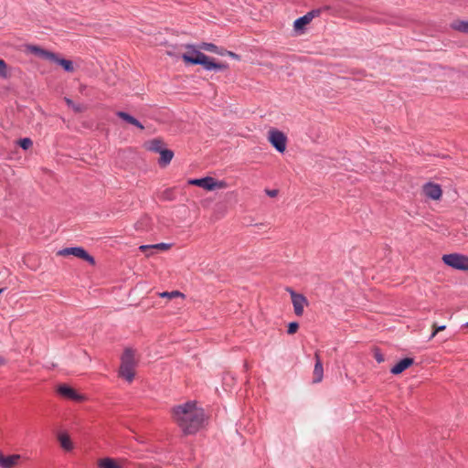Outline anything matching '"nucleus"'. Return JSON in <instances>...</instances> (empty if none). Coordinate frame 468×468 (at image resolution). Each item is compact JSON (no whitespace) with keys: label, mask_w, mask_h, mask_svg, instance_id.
Returning a JSON list of instances; mask_svg holds the SVG:
<instances>
[{"label":"nucleus","mask_w":468,"mask_h":468,"mask_svg":"<svg viewBox=\"0 0 468 468\" xmlns=\"http://www.w3.org/2000/svg\"><path fill=\"white\" fill-rule=\"evenodd\" d=\"M173 420L178 425L185 435L197 433L204 424L205 412L197 407L194 400L176 405L171 409Z\"/></svg>","instance_id":"obj_1"},{"label":"nucleus","mask_w":468,"mask_h":468,"mask_svg":"<svg viewBox=\"0 0 468 468\" xmlns=\"http://www.w3.org/2000/svg\"><path fill=\"white\" fill-rule=\"evenodd\" d=\"M187 48L192 49L191 54L184 53L183 61L187 65H201L207 70L224 71L229 69L227 63L217 62L201 51L195 48L193 45H186Z\"/></svg>","instance_id":"obj_2"},{"label":"nucleus","mask_w":468,"mask_h":468,"mask_svg":"<svg viewBox=\"0 0 468 468\" xmlns=\"http://www.w3.org/2000/svg\"><path fill=\"white\" fill-rule=\"evenodd\" d=\"M121 359L122 363L119 369V376L131 383L135 376L133 350L132 348H125Z\"/></svg>","instance_id":"obj_3"},{"label":"nucleus","mask_w":468,"mask_h":468,"mask_svg":"<svg viewBox=\"0 0 468 468\" xmlns=\"http://www.w3.org/2000/svg\"><path fill=\"white\" fill-rule=\"evenodd\" d=\"M442 261L455 270L468 271V257L459 253L445 254Z\"/></svg>","instance_id":"obj_4"},{"label":"nucleus","mask_w":468,"mask_h":468,"mask_svg":"<svg viewBox=\"0 0 468 468\" xmlns=\"http://www.w3.org/2000/svg\"><path fill=\"white\" fill-rule=\"evenodd\" d=\"M59 256H75L79 259H81L87 262H89L90 265L94 266L96 261L93 256L88 253V251L83 249L82 247H69L64 248L58 251L57 253Z\"/></svg>","instance_id":"obj_5"},{"label":"nucleus","mask_w":468,"mask_h":468,"mask_svg":"<svg viewBox=\"0 0 468 468\" xmlns=\"http://www.w3.org/2000/svg\"><path fill=\"white\" fill-rule=\"evenodd\" d=\"M188 184L202 187L208 191L214 190L216 188H224L227 186L225 181H218L211 176L189 179Z\"/></svg>","instance_id":"obj_6"},{"label":"nucleus","mask_w":468,"mask_h":468,"mask_svg":"<svg viewBox=\"0 0 468 468\" xmlns=\"http://www.w3.org/2000/svg\"><path fill=\"white\" fill-rule=\"evenodd\" d=\"M286 291L291 295L294 314L297 316H302L303 314L304 306L309 304L307 298L303 294L296 292L290 287H287Z\"/></svg>","instance_id":"obj_7"},{"label":"nucleus","mask_w":468,"mask_h":468,"mask_svg":"<svg viewBox=\"0 0 468 468\" xmlns=\"http://www.w3.org/2000/svg\"><path fill=\"white\" fill-rule=\"evenodd\" d=\"M269 141L279 153H283L285 151L287 138L282 132L275 129L271 130L269 132Z\"/></svg>","instance_id":"obj_8"},{"label":"nucleus","mask_w":468,"mask_h":468,"mask_svg":"<svg viewBox=\"0 0 468 468\" xmlns=\"http://www.w3.org/2000/svg\"><path fill=\"white\" fill-rule=\"evenodd\" d=\"M58 393L68 399H71L74 401H81L84 399V397L79 394L74 388L68 385H59L57 388Z\"/></svg>","instance_id":"obj_9"},{"label":"nucleus","mask_w":468,"mask_h":468,"mask_svg":"<svg viewBox=\"0 0 468 468\" xmlns=\"http://www.w3.org/2000/svg\"><path fill=\"white\" fill-rule=\"evenodd\" d=\"M422 191L427 197L432 200L440 199L442 194L441 186L431 182L426 183L422 187Z\"/></svg>","instance_id":"obj_10"},{"label":"nucleus","mask_w":468,"mask_h":468,"mask_svg":"<svg viewBox=\"0 0 468 468\" xmlns=\"http://www.w3.org/2000/svg\"><path fill=\"white\" fill-rule=\"evenodd\" d=\"M27 50L31 53V54H34L35 56L42 58V59H45V60H51V58H56V53L55 52H52V51H49L48 49H45V48H42L41 47L39 46H36V45H28L27 46Z\"/></svg>","instance_id":"obj_11"},{"label":"nucleus","mask_w":468,"mask_h":468,"mask_svg":"<svg viewBox=\"0 0 468 468\" xmlns=\"http://www.w3.org/2000/svg\"><path fill=\"white\" fill-rule=\"evenodd\" d=\"M314 359H315V364H314V372H313V374H314L313 383H319L323 380V378H324L323 363L320 358L319 352L314 353Z\"/></svg>","instance_id":"obj_12"},{"label":"nucleus","mask_w":468,"mask_h":468,"mask_svg":"<svg viewBox=\"0 0 468 468\" xmlns=\"http://www.w3.org/2000/svg\"><path fill=\"white\" fill-rule=\"evenodd\" d=\"M414 364V359L411 357H404L400 359L394 367H391L390 372L393 375H399L407 368Z\"/></svg>","instance_id":"obj_13"},{"label":"nucleus","mask_w":468,"mask_h":468,"mask_svg":"<svg viewBox=\"0 0 468 468\" xmlns=\"http://www.w3.org/2000/svg\"><path fill=\"white\" fill-rule=\"evenodd\" d=\"M21 459V455L19 454H12L5 456L3 453H0V467L1 468H13L15 467Z\"/></svg>","instance_id":"obj_14"},{"label":"nucleus","mask_w":468,"mask_h":468,"mask_svg":"<svg viewBox=\"0 0 468 468\" xmlns=\"http://www.w3.org/2000/svg\"><path fill=\"white\" fill-rule=\"evenodd\" d=\"M116 116L121 118L122 120H123L127 123L132 124V125L139 128L140 130H144V126L136 118H134L133 116H132L131 114H129L126 112L118 111V112H116Z\"/></svg>","instance_id":"obj_15"},{"label":"nucleus","mask_w":468,"mask_h":468,"mask_svg":"<svg viewBox=\"0 0 468 468\" xmlns=\"http://www.w3.org/2000/svg\"><path fill=\"white\" fill-rule=\"evenodd\" d=\"M165 143L161 138H154L144 143L147 151L160 153L164 149Z\"/></svg>","instance_id":"obj_16"},{"label":"nucleus","mask_w":468,"mask_h":468,"mask_svg":"<svg viewBox=\"0 0 468 468\" xmlns=\"http://www.w3.org/2000/svg\"><path fill=\"white\" fill-rule=\"evenodd\" d=\"M52 62L59 65L60 67H62V69L66 71V72H73L75 70L74 69V66H73V62L69 59H66V58H59V56L56 53V58H51Z\"/></svg>","instance_id":"obj_17"},{"label":"nucleus","mask_w":468,"mask_h":468,"mask_svg":"<svg viewBox=\"0 0 468 468\" xmlns=\"http://www.w3.org/2000/svg\"><path fill=\"white\" fill-rule=\"evenodd\" d=\"M159 154L160 158L158 160V165L161 167L167 166L174 157V152L170 149L164 148Z\"/></svg>","instance_id":"obj_18"},{"label":"nucleus","mask_w":468,"mask_h":468,"mask_svg":"<svg viewBox=\"0 0 468 468\" xmlns=\"http://www.w3.org/2000/svg\"><path fill=\"white\" fill-rule=\"evenodd\" d=\"M311 18L308 16L307 14L304 16L297 18L293 23L294 30L297 32H303L305 29V27L311 22Z\"/></svg>","instance_id":"obj_19"},{"label":"nucleus","mask_w":468,"mask_h":468,"mask_svg":"<svg viewBox=\"0 0 468 468\" xmlns=\"http://www.w3.org/2000/svg\"><path fill=\"white\" fill-rule=\"evenodd\" d=\"M198 48L200 49H203V50H206V51H209V52H213V53H216V54H218V55H225V49L222 48H218V46H216L215 44L213 43H207V42H202Z\"/></svg>","instance_id":"obj_20"},{"label":"nucleus","mask_w":468,"mask_h":468,"mask_svg":"<svg viewBox=\"0 0 468 468\" xmlns=\"http://www.w3.org/2000/svg\"><path fill=\"white\" fill-rule=\"evenodd\" d=\"M58 439L60 442L61 447L66 451H71L73 449L72 441L69 438V436L65 433L61 432L58 434Z\"/></svg>","instance_id":"obj_21"},{"label":"nucleus","mask_w":468,"mask_h":468,"mask_svg":"<svg viewBox=\"0 0 468 468\" xmlns=\"http://www.w3.org/2000/svg\"><path fill=\"white\" fill-rule=\"evenodd\" d=\"M172 247L171 243H157V244H152V245H141L139 247L140 251H144L145 250H169Z\"/></svg>","instance_id":"obj_22"},{"label":"nucleus","mask_w":468,"mask_h":468,"mask_svg":"<svg viewBox=\"0 0 468 468\" xmlns=\"http://www.w3.org/2000/svg\"><path fill=\"white\" fill-rule=\"evenodd\" d=\"M99 468H121L117 462L112 458H103L98 462Z\"/></svg>","instance_id":"obj_23"},{"label":"nucleus","mask_w":468,"mask_h":468,"mask_svg":"<svg viewBox=\"0 0 468 468\" xmlns=\"http://www.w3.org/2000/svg\"><path fill=\"white\" fill-rule=\"evenodd\" d=\"M64 101L66 104L70 107L76 113L83 112L86 107L80 103H75L71 99L65 97Z\"/></svg>","instance_id":"obj_24"},{"label":"nucleus","mask_w":468,"mask_h":468,"mask_svg":"<svg viewBox=\"0 0 468 468\" xmlns=\"http://www.w3.org/2000/svg\"><path fill=\"white\" fill-rule=\"evenodd\" d=\"M452 27L459 32L468 34V21H455L452 23Z\"/></svg>","instance_id":"obj_25"},{"label":"nucleus","mask_w":468,"mask_h":468,"mask_svg":"<svg viewBox=\"0 0 468 468\" xmlns=\"http://www.w3.org/2000/svg\"><path fill=\"white\" fill-rule=\"evenodd\" d=\"M10 74L8 72V67L6 62L0 58V78L1 79H8Z\"/></svg>","instance_id":"obj_26"},{"label":"nucleus","mask_w":468,"mask_h":468,"mask_svg":"<svg viewBox=\"0 0 468 468\" xmlns=\"http://www.w3.org/2000/svg\"><path fill=\"white\" fill-rule=\"evenodd\" d=\"M17 144L23 149V150H28L33 145V142L30 138L25 137L21 138L17 141Z\"/></svg>","instance_id":"obj_27"},{"label":"nucleus","mask_w":468,"mask_h":468,"mask_svg":"<svg viewBox=\"0 0 468 468\" xmlns=\"http://www.w3.org/2000/svg\"><path fill=\"white\" fill-rule=\"evenodd\" d=\"M160 296L163 297V298L165 297V298H169V299H172V298H175V297L185 298V294L182 293L179 291L164 292L160 293Z\"/></svg>","instance_id":"obj_28"},{"label":"nucleus","mask_w":468,"mask_h":468,"mask_svg":"<svg viewBox=\"0 0 468 468\" xmlns=\"http://www.w3.org/2000/svg\"><path fill=\"white\" fill-rule=\"evenodd\" d=\"M299 329V324L297 322H291L288 324L287 333L289 335L295 334Z\"/></svg>","instance_id":"obj_29"},{"label":"nucleus","mask_w":468,"mask_h":468,"mask_svg":"<svg viewBox=\"0 0 468 468\" xmlns=\"http://www.w3.org/2000/svg\"><path fill=\"white\" fill-rule=\"evenodd\" d=\"M446 325H437L436 324H432V333L430 336V339H432L439 332L445 330Z\"/></svg>","instance_id":"obj_30"},{"label":"nucleus","mask_w":468,"mask_h":468,"mask_svg":"<svg viewBox=\"0 0 468 468\" xmlns=\"http://www.w3.org/2000/svg\"><path fill=\"white\" fill-rule=\"evenodd\" d=\"M373 353H374V358L378 361V363H382L385 360L384 356L381 353L379 348H378V347L374 348Z\"/></svg>","instance_id":"obj_31"},{"label":"nucleus","mask_w":468,"mask_h":468,"mask_svg":"<svg viewBox=\"0 0 468 468\" xmlns=\"http://www.w3.org/2000/svg\"><path fill=\"white\" fill-rule=\"evenodd\" d=\"M322 10H323L322 8H316V9H313V10L307 12L306 14L311 18V20H313L314 17H317L321 15Z\"/></svg>","instance_id":"obj_32"},{"label":"nucleus","mask_w":468,"mask_h":468,"mask_svg":"<svg viewBox=\"0 0 468 468\" xmlns=\"http://www.w3.org/2000/svg\"><path fill=\"white\" fill-rule=\"evenodd\" d=\"M265 192L269 197H274L278 195L279 191L277 189H266Z\"/></svg>","instance_id":"obj_33"},{"label":"nucleus","mask_w":468,"mask_h":468,"mask_svg":"<svg viewBox=\"0 0 468 468\" xmlns=\"http://www.w3.org/2000/svg\"><path fill=\"white\" fill-rule=\"evenodd\" d=\"M225 55H228V56H229L231 58H234L236 59L239 58V56L238 54L232 52V51L226 50V49H225Z\"/></svg>","instance_id":"obj_34"},{"label":"nucleus","mask_w":468,"mask_h":468,"mask_svg":"<svg viewBox=\"0 0 468 468\" xmlns=\"http://www.w3.org/2000/svg\"><path fill=\"white\" fill-rule=\"evenodd\" d=\"M153 250H144V251H142V252H143V253H145V255H146L147 257H149V256L153 253Z\"/></svg>","instance_id":"obj_35"},{"label":"nucleus","mask_w":468,"mask_h":468,"mask_svg":"<svg viewBox=\"0 0 468 468\" xmlns=\"http://www.w3.org/2000/svg\"><path fill=\"white\" fill-rule=\"evenodd\" d=\"M5 363V359L0 357V366L3 365Z\"/></svg>","instance_id":"obj_36"},{"label":"nucleus","mask_w":468,"mask_h":468,"mask_svg":"<svg viewBox=\"0 0 468 468\" xmlns=\"http://www.w3.org/2000/svg\"><path fill=\"white\" fill-rule=\"evenodd\" d=\"M5 290V288H0V294Z\"/></svg>","instance_id":"obj_37"},{"label":"nucleus","mask_w":468,"mask_h":468,"mask_svg":"<svg viewBox=\"0 0 468 468\" xmlns=\"http://www.w3.org/2000/svg\"><path fill=\"white\" fill-rule=\"evenodd\" d=\"M324 10H328L329 9V6H324Z\"/></svg>","instance_id":"obj_38"},{"label":"nucleus","mask_w":468,"mask_h":468,"mask_svg":"<svg viewBox=\"0 0 468 468\" xmlns=\"http://www.w3.org/2000/svg\"><path fill=\"white\" fill-rule=\"evenodd\" d=\"M466 327H468V322L464 324Z\"/></svg>","instance_id":"obj_39"}]
</instances>
